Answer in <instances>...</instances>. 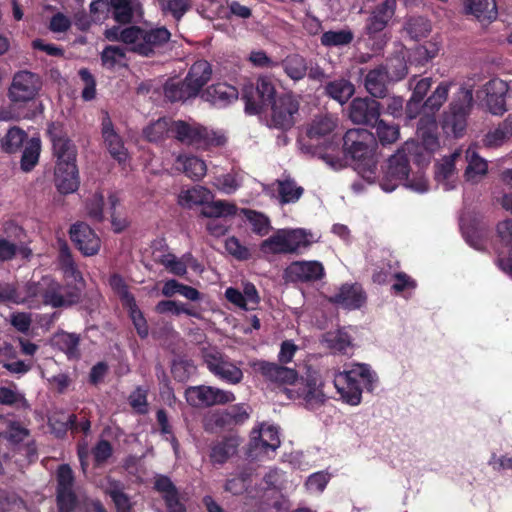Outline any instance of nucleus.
Instances as JSON below:
<instances>
[{"instance_id":"obj_1","label":"nucleus","mask_w":512,"mask_h":512,"mask_svg":"<svg viewBox=\"0 0 512 512\" xmlns=\"http://www.w3.org/2000/svg\"><path fill=\"white\" fill-rule=\"evenodd\" d=\"M336 126V119L331 115L315 117L307 128V140L302 144L305 151L333 168L342 166L340 138L333 133Z\"/></svg>"},{"instance_id":"obj_2","label":"nucleus","mask_w":512,"mask_h":512,"mask_svg":"<svg viewBox=\"0 0 512 512\" xmlns=\"http://www.w3.org/2000/svg\"><path fill=\"white\" fill-rule=\"evenodd\" d=\"M420 156L419 145L414 141H406L395 154L389 157L380 179L381 188L386 192H392L400 184L405 183L406 186L414 188L419 192L427 191L428 184L424 179H420L417 183H407L410 173V162L418 163Z\"/></svg>"},{"instance_id":"obj_3","label":"nucleus","mask_w":512,"mask_h":512,"mask_svg":"<svg viewBox=\"0 0 512 512\" xmlns=\"http://www.w3.org/2000/svg\"><path fill=\"white\" fill-rule=\"evenodd\" d=\"M378 378L370 365L363 363L352 364L350 369L338 372L334 377V386L341 400L351 406H357L362 401V392H372Z\"/></svg>"},{"instance_id":"obj_4","label":"nucleus","mask_w":512,"mask_h":512,"mask_svg":"<svg viewBox=\"0 0 512 512\" xmlns=\"http://www.w3.org/2000/svg\"><path fill=\"white\" fill-rule=\"evenodd\" d=\"M340 148L342 161L350 159L357 169L370 174L375 173V148L377 146L374 133L364 128H354L346 131L342 137Z\"/></svg>"},{"instance_id":"obj_5","label":"nucleus","mask_w":512,"mask_h":512,"mask_svg":"<svg viewBox=\"0 0 512 512\" xmlns=\"http://www.w3.org/2000/svg\"><path fill=\"white\" fill-rule=\"evenodd\" d=\"M124 37L130 42L129 52L142 57H153L159 53L171 38L170 31L162 26L144 28L137 25L126 27Z\"/></svg>"},{"instance_id":"obj_6","label":"nucleus","mask_w":512,"mask_h":512,"mask_svg":"<svg viewBox=\"0 0 512 512\" xmlns=\"http://www.w3.org/2000/svg\"><path fill=\"white\" fill-rule=\"evenodd\" d=\"M276 81L270 75H260L255 82L243 85L241 99L248 115H260L267 111L277 97Z\"/></svg>"},{"instance_id":"obj_7","label":"nucleus","mask_w":512,"mask_h":512,"mask_svg":"<svg viewBox=\"0 0 512 512\" xmlns=\"http://www.w3.org/2000/svg\"><path fill=\"white\" fill-rule=\"evenodd\" d=\"M472 106V90L461 87L442 116L441 126L448 136L452 135L455 138L463 136Z\"/></svg>"},{"instance_id":"obj_8","label":"nucleus","mask_w":512,"mask_h":512,"mask_svg":"<svg viewBox=\"0 0 512 512\" xmlns=\"http://www.w3.org/2000/svg\"><path fill=\"white\" fill-rule=\"evenodd\" d=\"M173 138L183 145L201 150L221 147L226 143V137L223 134L199 124H189L183 120L174 122Z\"/></svg>"},{"instance_id":"obj_9","label":"nucleus","mask_w":512,"mask_h":512,"mask_svg":"<svg viewBox=\"0 0 512 512\" xmlns=\"http://www.w3.org/2000/svg\"><path fill=\"white\" fill-rule=\"evenodd\" d=\"M269 108L271 110L270 127L281 131H288L296 123L300 109V96L291 91L282 93L276 97Z\"/></svg>"},{"instance_id":"obj_10","label":"nucleus","mask_w":512,"mask_h":512,"mask_svg":"<svg viewBox=\"0 0 512 512\" xmlns=\"http://www.w3.org/2000/svg\"><path fill=\"white\" fill-rule=\"evenodd\" d=\"M309 242L306 233L302 229H280L269 238L262 241L260 250L265 254H291L300 247H306Z\"/></svg>"},{"instance_id":"obj_11","label":"nucleus","mask_w":512,"mask_h":512,"mask_svg":"<svg viewBox=\"0 0 512 512\" xmlns=\"http://www.w3.org/2000/svg\"><path fill=\"white\" fill-rule=\"evenodd\" d=\"M75 474L69 464H61L56 470L55 501L58 512H74L79 499L74 490Z\"/></svg>"},{"instance_id":"obj_12","label":"nucleus","mask_w":512,"mask_h":512,"mask_svg":"<svg viewBox=\"0 0 512 512\" xmlns=\"http://www.w3.org/2000/svg\"><path fill=\"white\" fill-rule=\"evenodd\" d=\"M397 9V0H381L367 12L364 33L370 40L379 39L390 26Z\"/></svg>"},{"instance_id":"obj_13","label":"nucleus","mask_w":512,"mask_h":512,"mask_svg":"<svg viewBox=\"0 0 512 512\" xmlns=\"http://www.w3.org/2000/svg\"><path fill=\"white\" fill-rule=\"evenodd\" d=\"M45 135L52 146V155L56 164L66 161H76L77 147L68 136L64 123L52 121L47 124Z\"/></svg>"},{"instance_id":"obj_14","label":"nucleus","mask_w":512,"mask_h":512,"mask_svg":"<svg viewBox=\"0 0 512 512\" xmlns=\"http://www.w3.org/2000/svg\"><path fill=\"white\" fill-rule=\"evenodd\" d=\"M185 399L192 407H211L224 405L235 400L231 391L207 385L190 386L185 390Z\"/></svg>"},{"instance_id":"obj_15","label":"nucleus","mask_w":512,"mask_h":512,"mask_svg":"<svg viewBox=\"0 0 512 512\" xmlns=\"http://www.w3.org/2000/svg\"><path fill=\"white\" fill-rule=\"evenodd\" d=\"M203 361L208 370L223 382L235 385L243 379L242 370L219 351L211 350L204 352Z\"/></svg>"},{"instance_id":"obj_16","label":"nucleus","mask_w":512,"mask_h":512,"mask_svg":"<svg viewBox=\"0 0 512 512\" xmlns=\"http://www.w3.org/2000/svg\"><path fill=\"white\" fill-rule=\"evenodd\" d=\"M42 86L38 74L30 71H19L13 76L9 88V98L14 103H26L33 100Z\"/></svg>"},{"instance_id":"obj_17","label":"nucleus","mask_w":512,"mask_h":512,"mask_svg":"<svg viewBox=\"0 0 512 512\" xmlns=\"http://www.w3.org/2000/svg\"><path fill=\"white\" fill-rule=\"evenodd\" d=\"M41 296L46 305L54 308L70 307L80 301L81 291L75 286H64L57 281L50 280Z\"/></svg>"},{"instance_id":"obj_18","label":"nucleus","mask_w":512,"mask_h":512,"mask_svg":"<svg viewBox=\"0 0 512 512\" xmlns=\"http://www.w3.org/2000/svg\"><path fill=\"white\" fill-rule=\"evenodd\" d=\"M380 115V102L370 97L355 98L349 107V118L356 124L374 127L380 120Z\"/></svg>"},{"instance_id":"obj_19","label":"nucleus","mask_w":512,"mask_h":512,"mask_svg":"<svg viewBox=\"0 0 512 512\" xmlns=\"http://www.w3.org/2000/svg\"><path fill=\"white\" fill-rule=\"evenodd\" d=\"M285 365L266 360H257L253 363V368L269 382L277 385H293L298 379V372Z\"/></svg>"},{"instance_id":"obj_20","label":"nucleus","mask_w":512,"mask_h":512,"mask_svg":"<svg viewBox=\"0 0 512 512\" xmlns=\"http://www.w3.org/2000/svg\"><path fill=\"white\" fill-rule=\"evenodd\" d=\"M69 235L75 247L84 256H93L99 252L101 247V240L87 223H74L70 227Z\"/></svg>"},{"instance_id":"obj_21","label":"nucleus","mask_w":512,"mask_h":512,"mask_svg":"<svg viewBox=\"0 0 512 512\" xmlns=\"http://www.w3.org/2000/svg\"><path fill=\"white\" fill-rule=\"evenodd\" d=\"M366 300V293L359 283H344L334 295L329 297L330 303L348 310L361 308Z\"/></svg>"},{"instance_id":"obj_22","label":"nucleus","mask_w":512,"mask_h":512,"mask_svg":"<svg viewBox=\"0 0 512 512\" xmlns=\"http://www.w3.org/2000/svg\"><path fill=\"white\" fill-rule=\"evenodd\" d=\"M291 282H314L321 280L325 274L324 266L319 261H294L285 270Z\"/></svg>"},{"instance_id":"obj_23","label":"nucleus","mask_w":512,"mask_h":512,"mask_svg":"<svg viewBox=\"0 0 512 512\" xmlns=\"http://www.w3.org/2000/svg\"><path fill=\"white\" fill-rule=\"evenodd\" d=\"M101 126L104 144L111 157H113L119 163L125 162L128 157L127 149L124 146L122 137L114 129V125L108 113H105Z\"/></svg>"},{"instance_id":"obj_24","label":"nucleus","mask_w":512,"mask_h":512,"mask_svg":"<svg viewBox=\"0 0 512 512\" xmlns=\"http://www.w3.org/2000/svg\"><path fill=\"white\" fill-rule=\"evenodd\" d=\"M463 13L473 16L484 25H489L498 17L496 0H460Z\"/></svg>"},{"instance_id":"obj_25","label":"nucleus","mask_w":512,"mask_h":512,"mask_svg":"<svg viewBox=\"0 0 512 512\" xmlns=\"http://www.w3.org/2000/svg\"><path fill=\"white\" fill-rule=\"evenodd\" d=\"M80 184L76 161L57 163L55 166V185L61 194L75 192Z\"/></svg>"},{"instance_id":"obj_26","label":"nucleus","mask_w":512,"mask_h":512,"mask_svg":"<svg viewBox=\"0 0 512 512\" xmlns=\"http://www.w3.org/2000/svg\"><path fill=\"white\" fill-rule=\"evenodd\" d=\"M322 94L341 105L346 104L355 94V86L350 79L339 76L330 78L321 85Z\"/></svg>"},{"instance_id":"obj_27","label":"nucleus","mask_w":512,"mask_h":512,"mask_svg":"<svg viewBox=\"0 0 512 512\" xmlns=\"http://www.w3.org/2000/svg\"><path fill=\"white\" fill-rule=\"evenodd\" d=\"M239 438L233 435H225L221 439L210 444L209 460L212 465H223L231 457L237 454Z\"/></svg>"},{"instance_id":"obj_28","label":"nucleus","mask_w":512,"mask_h":512,"mask_svg":"<svg viewBox=\"0 0 512 512\" xmlns=\"http://www.w3.org/2000/svg\"><path fill=\"white\" fill-rule=\"evenodd\" d=\"M239 91L228 83H216L207 87L201 94L204 101L210 102L213 106L222 108L233 101H236Z\"/></svg>"},{"instance_id":"obj_29","label":"nucleus","mask_w":512,"mask_h":512,"mask_svg":"<svg viewBox=\"0 0 512 512\" xmlns=\"http://www.w3.org/2000/svg\"><path fill=\"white\" fill-rule=\"evenodd\" d=\"M389 71L384 65H378L367 72L364 87L373 98L383 99L388 94Z\"/></svg>"},{"instance_id":"obj_30","label":"nucleus","mask_w":512,"mask_h":512,"mask_svg":"<svg viewBox=\"0 0 512 512\" xmlns=\"http://www.w3.org/2000/svg\"><path fill=\"white\" fill-rule=\"evenodd\" d=\"M486 103L494 115H502L506 110L507 84L500 79H491L485 85Z\"/></svg>"},{"instance_id":"obj_31","label":"nucleus","mask_w":512,"mask_h":512,"mask_svg":"<svg viewBox=\"0 0 512 512\" xmlns=\"http://www.w3.org/2000/svg\"><path fill=\"white\" fill-rule=\"evenodd\" d=\"M280 445L279 433L277 428L273 426L263 427L258 437H253L249 443L250 456L257 457L254 451L260 450L267 453L268 450L275 451Z\"/></svg>"},{"instance_id":"obj_32","label":"nucleus","mask_w":512,"mask_h":512,"mask_svg":"<svg viewBox=\"0 0 512 512\" xmlns=\"http://www.w3.org/2000/svg\"><path fill=\"white\" fill-rule=\"evenodd\" d=\"M437 128L434 116L424 115L420 117L417 125V136L427 151L434 152L439 147Z\"/></svg>"},{"instance_id":"obj_33","label":"nucleus","mask_w":512,"mask_h":512,"mask_svg":"<svg viewBox=\"0 0 512 512\" xmlns=\"http://www.w3.org/2000/svg\"><path fill=\"white\" fill-rule=\"evenodd\" d=\"M496 231L501 242L509 248L507 256L499 255V267L512 277V219H506L497 224Z\"/></svg>"},{"instance_id":"obj_34","label":"nucleus","mask_w":512,"mask_h":512,"mask_svg":"<svg viewBox=\"0 0 512 512\" xmlns=\"http://www.w3.org/2000/svg\"><path fill=\"white\" fill-rule=\"evenodd\" d=\"M212 76L211 64L206 60L196 61L189 69L185 80L193 92L197 95L200 93L202 88L208 83Z\"/></svg>"},{"instance_id":"obj_35","label":"nucleus","mask_w":512,"mask_h":512,"mask_svg":"<svg viewBox=\"0 0 512 512\" xmlns=\"http://www.w3.org/2000/svg\"><path fill=\"white\" fill-rule=\"evenodd\" d=\"M279 66L282 67L285 75L294 82L303 80L308 73V62L304 56L298 53L288 54L279 62Z\"/></svg>"},{"instance_id":"obj_36","label":"nucleus","mask_w":512,"mask_h":512,"mask_svg":"<svg viewBox=\"0 0 512 512\" xmlns=\"http://www.w3.org/2000/svg\"><path fill=\"white\" fill-rule=\"evenodd\" d=\"M174 122L170 118H159L144 128L143 135L149 142L164 141L166 138L173 137Z\"/></svg>"},{"instance_id":"obj_37","label":"nucleus","mask_w":512,"mask_h":512,"mask_svg":"<svg viewBox=\"0 0 512 512\" xmlns=\"http://www.w3.org/2000/svg\"><path fill=\"white\" fill-rule=\"evenodd\" d=\"M163 89L165 98L172 103L184 102L197 96L185 79L182 81L170 79L165 83Z\"/></svg>"},{"instance_id":"obj_38","label":"nucleus","mask_w":512,"mask_h":512,"mask_svg":"<svg viewBox=\"0 0 512 512\" xmlns=\"http://www.w3.org/2000/svg\"><path fill=\"white\" fill-rule=\"evenodd\" d=\"M80 341V335L77 333L62 331L56 335L57 347L66 355L68 360L80 359Z\"/></svg>"},{"instance_id":"obj_39","label":"nucleus","mask_w":512,"mask_h":512,"mask_svg":"<svg viewBox=\"0 0 512 512\" xmlns=\"http://www.w3.org/2000/svg\"><path fill=\"white\" fill-rule=\"evenodd\" d=\"M157 314H172L174 316H179L181 314H185L187 316L200 319V313L193 307L187 306L186 304L175 301V300H161L159 301L154 308Z\"/></svg>"},{"instance_id":"obj_40","label":"nucleus","mask_w":512,"mask_h":512,"mask_svg":"<svg viewBox=\"0 0 512 512\" xmlns=\"http://www.w3.org/2000/svg\"><path fill=\"white\" fill-rule=\"evenodd\" d=\"M403 31L410 39L418 41L428 36L431 31V23L423 16H410L404 23Z\"/></svg>"},{"instance_id":"obj_41","label":"nucleus","mask_w":512,"mask_h":512,"mask_svg":"<svg viewBox=\"0 0 512 512\" xmlns=\"http://www.w3.org/2000/svg\"><path fill=\"white\" fill-rule=\"evenodd\" d=\"M176 163L181 165L184 174L193 179L200 180L206 175V163L196 156H178Z\"/></svg>"},{"instance_id":"obj_42","label":"nucleus","mask_w":512,"mask_h":512,"mask_svg":"<svg viewBox=\"0 0 512 512\" xmlns=\"http://www.w3.org/2000/svg\"><path fill=\"white\" fill-rule=\"evenodd\" d=\"M41 152V140L39 137H32L22 152L20 167L24 172H30L37 165Z\"/></svg>"},{"instance_id":"obj_43","label":"nucleus","mask_w":512,"mask_h":512,"mask_svg":"<svg viewBox=\"0 0 512 512\" xmlns=\"http://www.w3.org/2000/svg\"><path fill=\"white\" fill-rule=\"evenodd\" d=\"M27 137V133L20 127H10L4 137H1L2 152L7 154H14L18 152Z\"/></svg>"},{"instance_id":"obj_44","label":"nucleus","mask_w":512,"mask_h":512,"mask_svg":"<svg viewBox=\"0 0 512 512\" xmlns=\"http://www.w3.org/2000/svg\"><path fill=\"white\" fill-rule=\"evenodd\" d=\"M137 0H110L112 18L119 24L132 22Z\"/></svg>"},{"instance_id":"obj_45","label":"nucleus","mask_w":512,"mask_h":512,"mask_svg":"<svg viewBox=\"0 0 512 512\" xmlns=\"http://www.w3.org/2000/svg\"><path fill=\"white\" fill-rule=\"evenodd\" d=\"M354 40L350 29L329 30L322 33L320 43L327 48L348 46Z\"/></svg>"},{"instance_id":"obj_46","label":"nucleus","mask_w":512,"mask_h":512,"mask_svg":"<svg viewBox=\"0 0 512 512\" xmlns=\"http://www.w3.org/2000/svg\"><path fill=\"white\" fill-rule=\"evenodd\" d=\"M52 432L57 438H64L68 431L72 434L78 433V418L76 414H70L67 417L62 414L59 417H52L49 420Z\"/></svg>"},{"instance_id":"obj_47","label":"nucleus","mask_w":512,"mask_h":512,"mask_svg":"<svg viewBox=\"0 0 512 512\" xmlns=\"http://www.w3.org/2000/svg\"><path fill=\"white\" fill-rule=\"evenodd\" d=\"M278 194L282 204L294 203L300 199L304 189L298 186L294 179L288 177L284 180H278Z\"/></svg>"},{"instance_id":"obj_48","label":"nucleus","mask_w":512,"mask_h":512,"mask_svg":"<svg viewBox=\"0 0 512 512\" xmlns=\"http://www.w3.org/2000/svg\"><path fill=\"white\" fill-rule=\"evenodd\" d=\"M450 87V82L443 81L439 83L435 91L423 103V109L427 114L431 113L433 115L446 102Z\"/></svg>"},{"instance_id":"obj_49","label":"nucleus","mask_w":512,"mask_h":512,"mask_svg":"<svg viewBox=\"0 0 512 512\" xmlns=\"http://www.w3.org/2000/svg\"><path fill=\"white\" fill-rule=\"evenodd\" d=\"M163 15H171L177 22L192 8V0H161L159 3Z\"/></svg>"},{"instance_id":"obj_50","label":"nucleus","mask_w":512,"mask_h":512,"mask_svg":"<svg viewBox=\"0 0 512 512\" xmlns=\"http://www.w3.org/2000/svg\"><path fill=\"white\" fill-rule=\"evenodd\" d=\"M237 213V206L223 200H217L207 203L203 210L202 215L207 218H220L233 216Z\"/></svg>"},{"instance_id":"obj_51","label":"nucleus","mask_w":512,"mask_h":512,"mask_svg":"<svg viewBox=\"0 0 512 512\" xmlns=\"http://www.w3.org/2000/svg\"><path fill=\"white\" fill-rule=\"evenodd\" d=\"M123 308L127 310L128 316L132 321L137 335L141 339H146L149 335V326L143 312L139 309L137 302L134 301Z\"/></svg>"},{"instance_id":"obj_52","label":"nucleus","mask_w":512,"mask_h":512,"mask_svg":"<svg viewBox=\"0 0 512 512\" xmlns=\"http://www.w3.org/2000/svg\"><path fill=\"white\" fill-rule=\"evenodd\" d=\"M324 341L329 349L339 354H347V350L352 347L350 335L342 330L327 333Z\"/></svg>"},{"instance_id":"obj_53","label":"nucleus","mask_w":512,"mask_h":512,"mask_svg":"<svg viewBox=\"0 0 512 512\" xmlns=\"http://www.w3.org/2000/svg\"><path fill=\"white\" fill-rule=\"evenodd\" d=\"M302 395L308 405H319L325 401V395L319 387L318 378L313 375L306 378Z\"/></svg>"},{"instance_id":"obj_54","label":"nucleus","mask_w":512,"mask_h":512,"mask_svg":"<svg viewBox=\"0 0 512 512\" xmlns=\"http://www.w3.org/2000/svg\"><path fill=\"white\" fill-rule=\"evenodd\" d=\"M242 213L252 225V231L255 234L265 236L269 233L271 227L270 220L267 216L247 208L242 209Z\"/></svg>"},{"instance_id":"obj_55","label":"nucleus","mask_w":512,"mask_h":512,"mask_svg":"<svg viewBox=\"0 0 512 512\" xmlns=\"http://www.w3.org/2000/svg\"><path fill=\"white\" fill-rule=\"evenodd\" d=\"M440 48L438 43L428 41L418 45L412 51V59L418 65L424 66L438 55Z\"/></svg>"},{"instance_id":"obj_56","label":"nucleus","mask_w":512,"mask_h":512,"mask_svg":"<svg viewBox=\"0 0 512 512\" xmlns=\"http://www.w3.org/2000/svg\"><path fill=\"white\" fill-rule=\"evenodd\" d=\"M109 285L118 295L123 307L136 301L134 295L129 291L127 283L120 274L113 273L109 277Z\"/></svg>"},{"instance_id":"obj_57","label":"nucleus","mask_w":512,"mask_h":512,"mask_svg":"<svg viewBox=\"0 0 512 512\" xmlns=\"http://www.w3.org/2000/svg\"><path fill=\"white\" fill-rule=\"evenodd\" d=\"M251 472L243 470L236 476L228 479L225 484V491L233 495H241L251 486Z\"/></svg>"},{"instance_id":"obj_58","label":"nucleus","mask_w":512,"mask_h":512,"mask_svg":"<svg viewBox=\"0 0 512 512\" xmlns=\"http://www.w3.org/2000/svg\"><path fill=\"white\" fill-rule=\"evenodd\" d=\"M208 191L202 187L192 188L181 192L178 198V203L182 207L192 208L196 205H203L207 199Z\"/></svg>"},{"instance_id":"obj_59","label":"nucleus","mask_w":512,"mask_h":512,"mask_svg":"<svg viewBox=\"0 0 512 512\" xmlns=\"http://www.w3.org/2000/svg\"><path fill=\"white\" fill-rule=\"evenodd\" d=\"M510 137H512L511 115L504 119L494 131L488 133L487 142L489 145L498 146Z\"/></svg>"},{"instance_id":"obj_60","label":"nucleus","mask_w":512,"mask_h":512,"mask_svg":"<svg viewBox=\"0 0 512 512\" xmlns=\"http://www.w3.org/2000/svg\"><path fill=\"white\" fill-rule=\"evenodd\" d=\"M374 127H376V135L382 145L392 144L399 138V127L396 124H388L380 119Z\"/></svg>"},{"instance_id":"obj_61","label":"nucleus","mask_w":512,"mask_h":512,"mask_svg":"<svg viewBox=\"0 0 512 512\" xmlns=\"http://www.w3.org/2000/svg\"><path fill=\"white\" fill-rule=\"evenodd\" d=\"M126 59V50L120 46L109 45L101 53L102 65L107 68H114Z\"/></svg>"},{"instance_id":"obj_62","label":"nucleus","mask_w":512,"mask_h":512,"mask_svg":"<svg viewBox=\"0 0 512 512\" xmlns=\"http://www.w3.org/2000/svg\"><path fill=\"white\" fill-rule=\"evenodd\" d=\"M104 196L102 192H95L91 198L86 201V211L92 220L101 222L104 219L103 214Z\"/></svg>"},{"instance_id":"obj_63","label":"nucleus","mask_w":512,"mask_h":512,"mask_svg":"<svg viewBox=\"0 0 512 512\" xmlns=\"http://www.w3.org/2000/svg\"><path fill=\"white\" fill-rule=\"evenodd\" d=\"M90 16L95 23H103L112 16L110 0H93L89 6Z\"/></svg>"},{"instance_id":"obj_64","label":"nucleus","mask_w":512,"mask_h":512,"mask_svg":"<svg viewBox=\"0 0 512 512\" xmlns=\"http://www.w3.org/2000/svg\"><path fill=\"white\" fill-rule=\"evenodd\" d=\"M385 67L389 71L391 82L402 80L408 73V67L403 58L391 59Z\"/></svg>"}]
</instances>
